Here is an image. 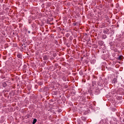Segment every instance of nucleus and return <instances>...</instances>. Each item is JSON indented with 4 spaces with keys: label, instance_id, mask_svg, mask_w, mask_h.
Segmentation results:
<instances>
[{
    "label": "nucleus",
    "instance_id": "nucleus-1",
    "mask_svg": "<svg viewBox=\"0 0 124 124\" xmlns=\"http://www.w3.org/2000/svg\"><path fill=\"white\" fill-rule=\"evenodd\" d=\"M112 83H113L114 84L117 83V78H114L112 80Z\"/></svg>",
    "mask_w": 124,
    "mask_h": 124
},
{
    "label": "nucleus",
    "instance_id": "nucleus-2",
    "mask_svg": "<svg viewBox=\"0 0 124 124\" xmlns=\"http://www.w3.org/2000/svg\"><path fill=\"white\" fill-rule=\"evenodd\" d=\"M99 44H100L101 46L103 45V44H104V42L102 41H100L99 42Z\"/></svg>",
    "mask_w": 124,
    "mask_h": 124
},
{
    "label": "nucleus",
    "instance_id": "nucleus-3",
    "mask_svg": "<svg viewBox=\"0 0 124 124\" xmlns=\"http://www.w3.org/2000/svg\"><path fill=\"white\" fill-rule=\"evenodd\" d=\"M118 60H123V56H119L118 57Z\"/></svg>",
    "mask_w": 124,
    "mask_h": 124
},
{
    "label": "nucleus",
    "instance_id": "nucleus-4",
    "mask_svg": "<svg viewBox=\"0 0 124 124\" xmlns=\"http://www.w3.org/2000/svg\"><path fill=\"white\" fill-rule=\"evenodd\" d=\"M36 121H37L36 119H34L33 120V121L32 124H35V123H36Z\"/></svg>",
    "mask_w": 124,
    "mask_h": 124
},
{
    "label": "nucleus",
    "instance_id": "nucleus-5",
    "mask_svg": "<svg viewBox=\"0 0 124 124\" xmlns=\"http://www.w3.org/2000/svg\"><path fill=\"white\" fill-rule=\"evenodd\" d=\"M17 57H18L19 59H21L22 58V55H17Z\"/></svg>",
    "mask_w": 124,
    "mask_h": 124
},
{
    "label": "nucleus",
    "instance_id": "nucleus-6",
    "mask_svg": "<svg viewBox=\"0 0 124 124\" xmlns=\"http://www.w3.org/2000/svg\"><path fill=\"white\" fill-rule=\"evenodd\" d=\"M103 37V38L105 39L106 38V35H104Z\"/></svg>",
    "mask_w": 124,
    "mask_h": 124
}]
</instances>
